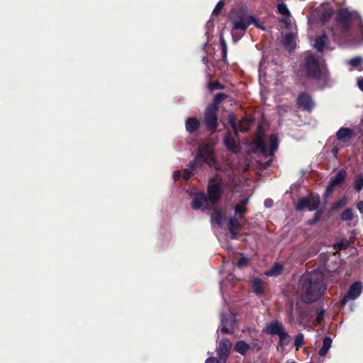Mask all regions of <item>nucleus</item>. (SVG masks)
Instances as JSON below:
<instances>
[{
  "mask_svg": "<svg viewBox=\"0 0 363 363\" xmlns=\"http://www.w3.org/2000/svg\"><path fill=\"white\" fill-rule=\"evenodd\" d=\"M298 104L302 109L306 111H311L315 105L311 96L306 94H302L298 96Z\"/></svg>",
  "mask_w": 363,
  "mask_h": 363,
  "instance_id": "nucleus-21",
  "label": "nucleus"
},
{
  "mask_svg": "<svg viewBox=\"0 0 363 363\" xmlns=\"http://www.w3.org/2000/svg\"><path fill=\"white\" fill-rule=\"evenodd\" d=\"M250 345V350H256V351H259V350H261L262 346L261 342L258 340H254Z\"/></svg>",
  "mask_w": 363,
  "mask_h": 363,
  "instance_id": "nucleus-38",
  "label": "nucleus"
},
{
  "mask_svg": "<svg viewBox=\"0 0 363 363\" xmlns=\"http://www.w3.org/2000/svg\"><path fill=\"white\" fill-rule=\"evenodd\" d=\"M223 6H224V2L222 0L219 1L213 11V14H214V15L219 14L223 8Z\"/></svg>",
  "mask_w": 363,
  "mask_h": 363,
  "instance_id": "nucleus-41",
  "label": "nucleus"
},
{
  "mask_svg": "<svg viewBox=\"0 0 363 363\" xmlns=\"http://www.w3.org/2000/svg\"><path fill=\"white\" fill-rule=\"evenodd\" d=\"M221 193V182L211 179L208 186V196L210 201L216 203L220 199Z\"/></svg>",
  "mask_w": 363,
  "mask_h": 363,
  "instance_id": "nucleus-9",
  "label": "nucleus"
},
{
  "mask_svg": "<svg viewBox=\"0 0 363 363\" xmlns=\"http://www.w3.org/2000/svg\"><path fill=\"white\" fill-rule=\"evenodd\" d=\"M228 119L236 135L239 132H247L250 129V127L251 125V121L247 119H243L242 121L239 123L238 125H237L233 113H230L228 115Z\"/></svg>",
  "mask_w": 363,
  "mask_h": 363,
  "instance_id": "nucleus-12",
  "label": "nucleus"
},
{
  "mask_svg": "<svg viewBox=\"0 0 363 363\" xmlns=\"http://www.w3.org/2000/svg\"><path fill=\"white\" fill-rule=\"evenodd\" d=\"M207 26H208V28H213V23H212L211 22H208V23H207Z\"/></svg>",
  "mask_w": 363,
  "mask_h": 363,
  "instance_id": "nucleus-56",
  "label": "nucleus"
},
{
  "mask_svg": "<svg viewBox=\"0 0 363 363\" xmlns=\"http://www.w3.org/2000/svg\"><path fill=\"white\" fill-rule=\"evenodd\" d=\"M255 143L256 147L264 156L272 157L279 147L278 138L274 134L270 135L268 143L261 136H258Z\"/></svg>",
  "mask_w": 363,
  "mask_h": 363,
  "instance_id": "nucleus-5",
  "label": "nucleus"
},
{
  "mask_svg": "<svg viewBox=\"0 0 363 363\" xmlns=\"http://www.w3.org/2000/svg\"><path fill=\"white\" fill-rule=\"evenodd\" d=\"M320 204V197L318 194H311L306 197H303L299 199L296 205V209L302 211L308 208L309 211L316 210Z\"/></svg>",
  "mask_w": 363,
  "mask_h": 363,
  "instance_id": "nucleus-7",
  "label": "nucleus"
},
{
  "mask_svg": "<svg viewBox=\"0 0 363 363\" xmlns=\"http://www.w3.org/2000/svg\"><path fill=\"white\" fill-rule=\"evenodd\" d=\"M191 177V172L189 171V169H186L184 170V173H183V175H182V177L184 180H187L190 178Z\"/></svg>",
  "mask_w": 363,
  "mask_h": 363,
  "instance_id": "nucleus-47",
  "label": "nucleus"
},
{
  "mask_svg": "<svg viewBox=\"0 0 363 363\" xmlns=\"http://www.w3.org/2000/svg\"><path fill=\"white\" fill-rule=\"evenodd\" d=\"M218 109V106L216 104H210L205 111L204 124L207 129L214 133L218 126V118L216 112Z\"/></svg>",
  "mask_w": 363,
  "mask_h": 363,
  "instance_id": "nucleus-6",
  "label": "nucleus"
},
{
  "mask_svg": "<svg viewBox=\"0 0 363 363\" xmlns=\"http://www.w3.org/2000/svg\"><path fill=\"white\" fill-rule=\"evenodd\" d=\"M332 340L329 337H325L323 341V346L318 352V354L321 357H324L331 347Z\"/></svg>",
  "mask_w": 363,
  "mask_h": 363,
  "instance_id": "nucleus-29",
  "label": "nucleus"
},
{
  "mask_svg": "<svg viewBox=\"0 0 363 363\" xmlns=\"http://www.w3.org/2000/svg\"><path fill=\"white\" fill-rule=\"evenodd\" d=\"M203 62L204 63H206V57H203Z\"/></svg>",
  "mask_w": 363,
  "mask_h": 363,
  "instance_id": "nucleus-58",
  "label": "nucleus"
},
{
  "mask_svg": "<svg viewBox=\"0 0 363 363\" xmlns=\"http://www.w3.org/2000/svg\"><path fill=\"white\" fill-rule=\"evenodd\" d=\"M355 190L359 192L363 189V174H360L357 176L354 182Z\"/></svg>",
  "mask_w": 363,
  "mask_h": 363,
  "instance_id": "nucleus-35",
  "label": "nucleus"
},
{
  "mask_svg": "<svg viewBox=\"0 0 363 363\" xmlns=\"http://www.w3.org/2000/svg\"><path fill=\"white\" fill-rule=\"evenodd\" d=\"M224 143H225V145L226 146V147L229 150H231V151H234L235 150V149L236 147L235 141L234 139L231 138L230 137V135H227L225 137Z\"/></svg>",
  "mask_w": 363,
  "mask_h": 363,
  "instance_id": "nucleus-34",
  "label": "nucleus"
},
{
  "mask_svg": "<svg viewBox=\"0 0 363 363\" xmlns=\"http://www.w3.org/2000/svg\"><path fill=\"white\" fill-rule=\"evenodd\" d=\"M180 175H181V173L179 171H175L173 172V178L174 179H178L180 177Z\"/></svg>",
  "mask_w": 363,
  "mask_h": 363,
  "instance_id": "nucleus-53",
  "label": "nucleus"
},
{
  "mask_svg": "<svg viewBox=\"0 0 363 363\" xmlns=\"http://www.w3.org/2000/svg\"><path fill=\"white\" fill-rule=\"evenodd\" d=\"M225 218V213L220 209H216L212 213V220L220 226Z\"/></svg>",
  "mask_w": 363,
  "mask_h": 363,
  "instance_id": "nucleus-28",
  "label": "nucleus"
},
{
  "mask_svg": "<svg viewBox=\"0 0 363 363\" xmlns=\"http://www.w3.org/2000/svg\"><path fill=\"white\" fill-rule=\"evenodd\" d=\"M361 31H362V34H363V26H362V28H361ZM362 41H363V39H362Z\"/></svg>",
  "mask_w": 363,
  "mask_h": 363,
  "instance_id": "nucleus-59",
  "label": "nucleus"
},
{
  "mask_svg": "<svg viewBox=\"0 0 363 363\" xmlns=\"http://www.w3.org/2000/svg\"><path fill=\"white\" fill-rule=\"evenodd\" d=\"M362 291V285L360 281L353 283L349 288L348 292L341 300L342 305H345L350 300L357 298Z\"/></svg>",
  "mask_w": 363,
  "mask_h": 363,
  "instance_id": "nucleus-10",
  "label": "nucleus"
},
{
  "mask_svg": "<svg viewBox=\"0 0 363 363\" xmlns=\"http://www.w3.org/2000/svg\"><path fill=\"white\" fill-rule=\"evenodd\" d=\"M200 127L199 121L194 118L190 117L186 121V128L189 133H193Z\"/></svg>",
  "mask_w": 363,
  "mask_h": 363,
  "instance_id": "nucleus-25",
  "label": "nucleus"
},
{
  "mask_svg": "<svg viewBox=\"0 0 363 363\" xmlns=\"http://www.w3.org/2000/svg\"><path fill=\"white\" fill-rule=\"evenodd\" d=\"M284 269V267L281 264H274L272 267L266 272L268 276H277L281 273Z\"/></svg>",
  "mask_w": 363,
  "mask_h": 363,
  "instance_id": "nucleus-31",
  "label": "nucleus"
},
{
  "mask_svg": "<svg viewBox=\"0 0 363 363\" xmlns=\"http://www.w3.org/2000/svg\"><path fill=\"white\" fill-rule=\"evenodd\" d=\"M220 46H221V49H222L223 57L225 60V58H226V55H227V50H228L227 45L225 43V41L223 37H220Z\"/></svg>",
  "mask_w": 363,
  "mask_h": 363,
  "instance_id": "nucleus-40",
  "label": "nucleus"
},
{
  "mask_svg": "<svg viewBox=\"0 0 363 363\" xmlns=\"http://www.w3.org/2000/svg\"><path fill=\"white\" fill-rule=\"evenodd\" d=\"M250 345L244 340H240L235 345V350L242 355H245L247 352L250 350Z\"/></svg>",
  "mask_w": 363,
  "mask_h": 363,
  "instance_id": "nucleus-27",
  "label": "nucleus"
},
{
  "mask_svg": "<svg viewBox=\"0 0 363 363\" xmlns=\"http://www.w3.org/2000/svg\"><path fill=\"white\" fill-rule=\"evenodd\" d=\"M203 164H206L209 167L214 166L215 168L217 169V167L215 165V154L212 146L209 144H205L199 148L194 161L190 162L189 167L191 169L194 170L201 167Z\"/></svg>",
  "mask_w": 363,
  "mask_h": 363,
  "instance_id": "nucleus-2",
  "label": "nucleus"
},
{
  "mask_svg": "<svg viewBox=\"0 0 363 363\" xmlns=\"http://www.w3.org/2000/svg\"><path fill=\"white\" fill-rule=\"evenodd\" d=\"M347 177V172L345 169H340L335 176L330 178L328 186H327L324 196H328L333 191L335 186L341 184Z\"/></svg>",
  "mask_w": 363,
  "mask_h": 363,
  "instance_id": "nucleus-11",
  "label": "nucleus"
},
{
  "mask_svg": "<svg viewBox=\"0 0 363 363\" xmlns=\"http://www.w3.org/2000/svg\"><path fill=\"white\" fill-rule=\"evenodd\" d=\"M314 48L318 51V52H324L327 50H328V37L325 35H323L318 38H316L315 43H314Z\"/></svg>",
  "mask_w": 363,
  "mask_h": 363,
  "instance_id": "nucleus-22",
  "label": "nucleus"
},
{
  "mask_svg": "<svg viewBox=\"0 0 363 363\" xmlns=\"http://www.w3.org/2000/svg\"><path fill=\"white\" fill-rule=\"evenodd\" d=\"M359 17L356 12L349 11L347 9H340L337 15V26L333 30L334 35H342L347 33L350 28L352 20Z\"/></svg>",
  "mask_w": 363,
  "mask_h": 363,
  "instance_id": "nucleus-4",
  "label": "nucleus"
},
{
  "mask_svg": "<svg viewBox=\"0 0 363 363\" xmlns=\"http://www.w3.org/2000/svg\"><path fill=\"white\" fill-rule=\"evenodd\" d=\"M308 316L310 315L301 313L298 319V323L299 325H302L305 329H307L308 330H313V325L305 321V318H307Z\"/></svg>",
  "mask_w": 363,
  "mask_h": 363,
  "instance_id": "nucleus-32",
  "label": "nucleus"
},
{
  "mask_svg": "<svg viewBox=\"0 0 363 363\" xmlns=\"http://www.w3.org/2000/svg\"><path fill=\"white\" fill-rule=\"evenodd\" d=\"M249 259L245 256H242L237 263V266L239 268H244L247 266Z\"/></svg>",
  "mask_w": 363,
  "mask_h": 363,
  "instance_id": "nucleus-39",
  "label": "nucleus"
},
{
  "mask_svg": "<svg viewBox=\"0 0 363 363\" xmlns=\"http://www.w3.org/2000/svg\"><path fill=\"white\" fill-rule=\"evenodd\" d=\"M205 363H219V362L218 361L217 359L213 357H209L205 362Z\"/></svg>",
  "mask_w": 363,
  "mask_h": 363,
  "instance_id": "nucleus-48",
  "label": "nucleus"
},
{
  "mask_svg": "<svg viewBox=\"0 0 363 363\" xmlns=\"http://www.w3.org/2000/svg\"><path fill=\"white\" fill-rule=\"evenodd\" d=\"M278 336L279 340L277 349L279 350V348L281 347V350H284V347L287 345L290 342V335L285 330H284L280 334L278 335Z\"/></svg>",
  "mask_w": 363,
  "mask_h": 363,
  "instance_id": "nucleus-26",
  "label": "nucleus"
},
{
  "mask_svg": "<svg viewBox=\"0 0 363 363\" xmlns=\"http://www.w3.org/2000/svg\"><path fill=\"white\" fill-rule=\"evenodd\" d=\"M292 308H293V305L291 304L290 308L287 311V314L289 317L290 321H291L294 318L293 314H292Z\"/></svg>",
  "mask_w": 363,
  "mask_h": 363,
  "instance_id": "nucleus-50",
  "label": "nucleus"
},
{
  "mask_svg": "<svg viewBox=\"0 0 363 363\" xmlns=\"http://www.w3.org/2000/svg\"><path fill=\"white\" fill-rule=\"evenodd\" d=\"M277 11L279 13H280L283 16V22L286 24V26H289L290 23V11L284 3H280L277 5Z\"/></svg>",
  "mask_w": 363,
  "mask_h": 363,
  "instance_id": "nucleus-23",
  "label": "nucleus"
},
{
  "mask_svg": "<svg viewBox=\"0 0 363 363\" xmlns=\"http://www.w3.org/2000/svg\"><path fill=\"white\" fill-rule=\"evenodd\" d=\"M355 136L353 130L349 128H341L336 133L337 139L344 143H350L351 139Z\"/></svg>",
  "mask_w": 363,
  "mask_h": 363,
  "instance_id": "nucleus-18",
  "label": "nucleus"
},
{
  "mask_svg": "<svg viewBox=\"0 0 363 363\" xmlns=\"http://www.w3.org/2000/svg\"><path fill=\"white\" fill-rule=\"evenodd\" d=\"M231 344L228 339H223L218 344L217 352L218 355V361L219 363H225L229 354V348Z\"/></svg>",
  "mask_w": 363,
  "mask_h": 363,
  "instance_id": "nucleus-13",
  "label": "nucleus"
},
{
  "mask_svg": "<svg viewBox=\"0 0 363 363\" xmlns=\"http://www.w3.org/2000/svg\"><path fill=\"white\" fill-rule=\"evenodd\" d=\"M303 342H304L303 334L299 333L295 336L294 346H295L296 350H298L303 345Z\"/></svg>",
  "mask_w": 363,
  "mask_h": 363,
  "instance_id": "nucleus-36",
  "label": "nucleus"
},
{
  "mask_svg": "<svg viewBox=\"0 0 363 363\" xmlns=\"http://www.w3.org/2000/svg\"><path fill=\"white\" fill-rule=\"evenodd\" d=\"M220 289L221 293H223V284L222 283H220Z\"/></svg>",
  "mask_w": 363,
  "mask_h": 363,
  "instance_id": "nucleus-57",
  "label": "nucleus"
},
{
  "mask_svg": "<svg viewBox=\"0 0 363 363\" xmlns=\"http://www.w3.org/2000/svg\"><path fill=\"white\" fill-rule=\"evenodd\" d=\"M357 207L360 213L363 212V201H360L357 203Z\"/></svg>",
  "mask_w": 363,
  "mask_h": 363,
  "instance_id": "nucleus-51",
  "label": "nucleus"
},
{
  "mask_svg": "<svg viewBox=\"0 0 363 363\" xmlns=\"http://www.w3.org/2000/svg\"><path fill=\"white\" fill-rule=\"evenodd\" d=\"M225 95L223 94H217L213 99V103L212 104H216L218 106V104L221 102L224 99Z\"/></svg>",
  "mask_w": 363,
  "mask_h": 363,
  "instance_id": "nucleus-44",
  "label": "nucleus"
},
{
  "mask_svg": "<svg viewBox=\"0 0 363 363\" xmlns=\"http://www.w3.org/2000/svg\"><path fill=\"white\" fill-rule=\"evenodd\" d=\"M350 245V241L347 239L342 240L340 242L337 243L335 247L338 250L345 249Z\"/></svg>",
  "mask_w": 363,
  "mask_h": 363,
  "instance_id": "nucleus-42",
  "label": "nucleus"
},
{
  "mask_svg": "<svg viewBox=\"0 0 363 363\" xmlns=\"http://www.w3.org/2000/svg\"><path fill=\"white\" fill-rule=\"evenodd\" d=\"M252 24H254L257 28L261 29V30H265L264 27L262 26V24L257 21L255 17L254 16V20L252 21Z\"/></svg>",
  "mask_w": 363,
  "mask_h": 363,
  "instance_id": "nucleus-46",
  "label": "nucleus"
},
{
  "mask_svg": "<svg viewBox=\"0 0 363 363\" xmlns=\"http://www.w3.org/2000/svg\"><path fill=\"white\" fill-rule=\"evenodd\" d=\"M357 84H358V86L359 88V89H361L362 91H363V78L362 79H359L357 82Z\"/></svg>",
  "mask_w": 363,
  "mask_h": 363,
  "instance_id": "nucleus-52",
  "label": "nucleus"
},
{
  "mask_svg": "<svg viewBox=\"0 0 363 363\" xmlns=\"http://www.w3.org/2000/svg\"><path fill=\"white\" fill-rule=\"evenodd\" d=\"M316 14L321 22L325 23L330 19L333 14L332 8L321 5L316 9Z\"/></svg>",
  "mask_w": 363,
  "mask_h": 363,
  "instance_id": "nucleus-20",
  "label": "nucleus"
},
{
  "mask_svg": "<svg viewBox=\"0 0 363 363\" xmlns=\"http://www.w3.org/2000/svg\"><path fill=\"white\" fill-rule=\"evenodd\" d=\"M252 288L257 295L261 296L263 294L262 281L259 279L255 278L252 281Z\"/></svg>",
  "mask_w": 363,
  "mask_h": 363,
  "instance_id": "nucleus-30",
  "label": "nucleus"
},
{
  "mask_svg": "<svg viewBox=\"0 0 363 363\" xmlns=\"http://www.w3.org/2000/svg\"><path fill=\"white\" fill-rule=\"evenodd\" d=\"M305 70L308 77L320 78L321 72L319 63L313 55H309L305 62Z\"/></svg>",
  "mask_w": 363,
  "mask_h": 363,
  "instance_id": "nucleus-8",
  "label": "nucleus"
},
{
  "mask_svg": "<svg viewBox=\"0 0 363 363\" xmlns=\"http://www.w3.org/2000/svg\"><path fill=\"white\" fill-rule=\"evenodd\" d=\"M319 219V213H316L314 219L310 222L311 224H314Z\"/></svg>",
  "mask_w": 363,
  "mask_h": 363,
  "instance_id": "nucleus-55",
  "label": "nucleus"
},
{
  "mask_svg": "<svg viewBox=\"0 0 363 363\" xmlns=\"http://www.w3.org/2000/svg\"><path fill=\"white\" fill-rule=\"evenodd\" d=\"M332 153L333 154V155L335 157H336L337 155V153H338V148H337V147H334L332 149Z\"/></svg>",
  "mask_w": 363,
  "mask_h": 363,
  "instance_id": "nucleus-54",
  "label": "nucleus"
},
{
  "mask_svg": "<svg viewBox=\"0 0 363 363\" xmlns=\"http://www.w3.org/2000/svg\"><path fill=\"white\" fill-rule=\"evenodd\" d=\"M230 20L232 23L233 30L245 32L247 27L252 24L254 16L249 15L246 9L237 8L231 11Z\"/></svg>",
  "mask_w": 363,
  "mask_h": 363,
  "instance_id": "nucleus-3",
  "label": "nucleus"
},
{
  "mask_svg": "<svg viewBox=\"0 0 363 363\" xmlns=\"http://www.w3.org/2000/svg\"><path fill=\"white\" fill-rule=\"evenodd\" d=\"M208 206V201L206 194L202 191L196 194L194 196L191 202V206L194 210H204L207 208Z\"/></svg>",
  "mask_w": 363,
  "mask_h": 363,
  "instance_id": "nucleus-14",
  "label": "nucleus"
},
{
  "mask_svg": "<svg viewBox=\"0 0 363 363\" xmlns=\"http://www.w3.org/2000/svg\"><path fill=\"white\" fill-rule=\"evenodd\" d=\"M273 201L270 199H267L264 201V206L267 208H269L272 206Z\"/></svg>",
  "mask_w": 363,
  "mask_h": 363,
  "instance_id": "nucleus-49",
  "label": "nucleus"
},
{
  "mask_svg": "<svg viewBox=\"0 0 363 363\" xmlns=\"http://www.w3.org/2000/svg\"><path fill=\"white\" fill-rule=\"evenodd\" d=\"M363 60L361 57H354L348 60V65L352 67H359L362 63Z\"/></svg>",
  "mask_w": 363,
  "mask_h": 363,
  "instance_id": "nucleus-37",
  "label": "nucleus"
},
{
  "mask_svg": "<svg viewBox=\"0 0 363 363\" xmlns=\"http://www.w3.org/2000/svg\"><path fill=\"white\" fill-rule=\"evenodd\" d=\"M284 330H285V329L284 328L283 324L280 321H279L277 320H274L270 322L269 323H268L265 326L263 331L269 335H278Z\"/></svg>",
  "mask_w": 363,
  "mask_h": 363,
  "instance_id": "nucleus-17",
  "label": "nucleus"
},
{
  "mask_svg": "<svg viewBox=\"0 0 363 363\" xmlns=\"http://www.w3.org/2000/svg\"><path fill=\"white\" fill-rule=\"evenodd\" d=\"M284 45L288 50H293L296 47V35L293 33H286L284 40Z\"/></svg>",
  "mask_w": 363,
  "mask_h": 363,
  "instance_id": "nucleus-24",
  "label": "nucleus"
},
{
  "mask_svg": "<svg viewBox=\"0 0 363 363\" xmlns=\"http://www.w3.org/2000/svg\"><path fill=\"white\" fill-rule=\"evenodd\" d=\"M325 290L323 275L320 272L313 271L302 277L301 287L297 294L300 301L309 303L320 298Z\"/></svg>",
  "mask_w": 363,
  "mask_h": 363,
  "instance_id": "nucleus-1",
  "label": "nucleus"
},
{
  "mask_svg": "<svg viewBox=\"0 0 363 363\" xmlns=\"http://www.w3.org/2000/svg\"><path fill=\"white\" fill-rule=\"evenodd\" d=\"M354 214L351 208H346L341 215V219L346 222H351L353 220Z\"/></svg>",
  "mask_w": 363,
  "mask_h": 363,
  "instance_id": "nucleus-33",
  "label": "nucleus"
},
{
  "mask_svg": "<svg viewBox=\"0 0 363 363\" xmlns=\"http://www.w3.org/2000/svg\"><path fill=\"white\" fill-rule=\"evenodd\" d=\"M238 216L230 217L228 220V230L232 239H237V235L241 228V223Z\"/></svg>",
  "mask_w": 363,
  "mask_h": 363,
  "instance_id": "nucleus-19",
  "label": "nucleus"
},
{
  "mask_svg": "<svg viewBox=\"0 0 363 363\" xmlns=\"http://www.w3.org/2000/svg\"><path fill=\"white\" fill-rule=\"evenodd\" d=\"M250 200V195H243L240 198L239 201L235 204L234 210L235 215L238 218H243L247 212V204Z\"/></svg>",
  "mask_w": 363,
  "mask_h": 363,
  "instance_id": "nucleus-16",
  "label": "nucleus"
},
{
  "mask_svg": "<svg viewBox=\"0 0 363 363\" xmlns=\"http://www.w3.org/2000/svg\"><path fill=\"white\" fill-rule=\"evenodd\" d=\"M235 317L230 313L226 316L221 314V328L220 331L223 333H231L235 325Z\"/></svg>",
  "mask_w": 363,
  "mask_h": 363,
  "instance_id": "nucleus-15",
  "label": "nucleus"
},
{
  "mask_svg": "<svg viewBox=\"0 0 363 363\" xmlns=\"http://www.w3.org/2000/svg\"><path fill=\"white\" fill-rule=\"evenodd\" d=\"M324 310H320L316 313L315 325H318L321 323L324 317Z\"/></svg>",
  "mask_w": 363,
  "mask_h": 363,
  "instance_id": "nucleus-43",
  "label": "nucleus"
},
{
  "mask_svg": "<svg viewBox=\"0 0 363 363\" xmlns=\"http://www.w3.org/2000/svg\"><path fill=\"white\" fill-rule=\"evenodd\" d=\"M208 88L211 90L221 89H223V86L220 85L219 82H216L209 84Z\"/></svg>",
  "mask_w": 363,
  "mask_h": 363,
  "instance_id": "nucleus-45",
  "label": "nucleus"
}]
</instances>
